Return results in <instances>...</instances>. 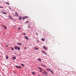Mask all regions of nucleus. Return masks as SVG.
Instances as JSON below:
<instances>
[{"mask_svg":"<svg viewBox=\"0 0 76 76\" xmlns=\"http://www.w3.org/2000/svg\"><path fill=\"white\" fill-rule=\"evenodd\" d=\"M14 48H15V50H18V51L20 50V47L17 46H15L14 47Z\"/></svg>","mask_w":76,"mask_h":76,"instance_id":"f257e3e1","label":"nucleus"},{"mask_svg":"<svg viewBox=\"0 0 76 76\" xmlns=\"http://www.w3.org/2000/svg\"><path fill=\"white\" fill-rule=\"evenodd\" d=\"M46 70H47V71H50V72H51V73H52V74H53V75H54V73H53V71H51V69H46Z\"/></svg>","mask_w":76,"mask_h":76,"instance_id":"f03ea898","label":"nucleus"},{"mask_svg":"<svg viewBox=\"0 0 76 76\" xmlns=\"http://www.w3.org/2000/svg\"><path fill=\"white\" fill-rule=\"evenodd\" d=\"M43 71L44 72H42V73H43V74H44L45 75H46V76H48V75L46 74H48V73L47 72H46V71H45V70H43Z\"/></svg>","mask_w":76,"mask_h":76,"instance_id":"7ed1b4c3","label":"nucleus"},{"mask_svg":"<svg viewBox=\"0 0 76 76\" xmlns=\"http://www.w3.org/2000/svg\"><path fill=\"white\" fill-rule=\"evenodd\" d=\"M27 18H28V17L26 16L24 17H23L22 19L23 20H24V19H27Z\"/></svg>","mask_w":76,"mask_h":76,"instance_id":"20e7f679","label":"nucleus"},{"mask_svg":"<svg viewBox=\"0 0 76 76\" xmlns=\"http://www.w3.org/2000/svg\"><path fill=\"white\" fill-rule=\"evenodd\" d=\"M42 52L44 54H45V55H47V54L45 53V52L44 50L42 51Z\"/></svg>","mask_w":76,"mask_h":76,"instance_id":"39448f33","label":"nucleus"},{"mask_svg":"<svg viewBox=\"0 0 76 76\" xmlns=\"http://www.w3.org/2000/svg\"><path fill=\"white\" fill-rule=\"evenodd\" d=\"M38 68L40 70V72H41V73H42V69H41V68L38 67Z\"/></svg>","mask_w":76,"mask_h":76,"instance_id":"423d86ee","label":"nucleus"},{"mask_svg":"<svg viewBox=\"0 0 76 76\" xmlns=\"http://www.w3.org/2000/svg\"><path fill=\"white\" fill-rule=\"evenodd\" d=\"M15 67H16V68H18V69H20L21 68V67L19 66H16Z\"/></svg>","mask_w":76,"mask_h":76,"instance_id":"0eeeda50","label":"nucleus"},{"mask_svg":"<svg viewBox=\"0 0 76 76\" xmlns=\"http://www.w3.org/2000/svg\"><path fill=\"white\" fill-rule=\"evenodd\" d=\"M16 58V57L15 56L14 57H13L12 58V60H15V59Z\"/></svg>","mask_w":76,"mask_h":76,"instance_id":"6e6552de","label":"nucleus"},{"mask_svg":"<svg viewBox=\"0 0 76 76\" xmlns=\"http://www.w3.org/2000/svg\"><path fill=\"white\" fill-rule=\"evenodd\" d=\"M8 17H9L10 19H11V20H12L13 19H12V17H11V16H10V15H9L8 16Z\"/></svg>","mask_w":76,"mask_h":76,"instance_id":"1a4fd4ad","label":"nucleus"},{"mask_svg":"<svg viewBox=\"0 0 76 76\" xmlns=\"http://www.w3.org/2000/svg\"><path fill=\"white\" fill-rule=\"evenodd\" d=\"M34 50H38L39 49L38 48H36V47H34Z\"/></svg>","mask_w":76,"mask_h":76,"instance_id":"9d476101","label":"nucleus"},{"mask_svg":"<svg viewBox=\"0 0 76 76\" xmlns=\"http://www.w3.org/2000/svg\"><path fill=\"white\" fill-rule=\"evenodd\" d=\"M25 38H26V39H29V38L26 36H25Z\"/></svg>","mask_w":76,"mask_h":76,"instance_id":"9b49d317","label":"nucleus"},{"mask_svg":"<svg viewBox=\"0 0 76 76\" xmlns=\"http://www.w3.org/2000/svg\"><path fill=\"white\" fill-rule=\"evenodd\" d=\"M43 48H44V49L45 50H47V48H46V47H45V46H44L43 47Z\"/></svg>","mask_w":76,"mask_h":76,"instance_id":"f8f14e48","label":"nucleus"},{"mask_svg":"<svg viewBox=\"0 0 76 76\" xmlns=\"http://www.w3.org/2000/svg\"><path fill=\"white\" fill-rule=\"evenodd\" d=\"M41 41H45V39L44 38H42L41 39Z\"/></svg>","mask_w":76,"mask_h":76,"instance_id":"ddd939ff","label":"nucleus"},{"mask_svg":"<svg viewBox=\"0 0 76 76\" xmlns=\"http://www.w3.org/2000/svg\"><path fill=\"white\" fill-rule=\"evenodd\" d=\"M37 60H38V61H41V58H38L37 59Z\"/></svg>","mask_w":76,"mask_h":76,"instance_id":"4468645a","label":"nucleus"},{"mask_svg":"<svg viewBox=\"0 0 76 76\" xmlns=\"http://www.w3.org/2000/svg\"><path fill=\"white\" fill-rule=\"evenodd\" d=\"M2 26L3 27H4V29H7V27H6L4 26Z\"/></svg>","mask_w":76,"mask_h":76,"instance_id":"2eb2a0df","label":"nucleus"},{"mask_svg":"<svg viewBox=\"0 0 76 76\" xmlns=\"http://www.w3.org/2000/svg\"><path fill=\"white\" fill-rule=\"evenodd\" d=\"M17 44L18 45H22L20 43H18Z\"/></svg>","mask_w":76,"mask_h":76,"instance_id":"dca6fc26","label":"nucleus"},{"mask_svg":"<svg viewBox=\"0 0 76 76\" xmlns=\"http://www.w3.org/2000/svg\"><path fill=\"white\" fill-rule=\"evenodd\" d=\"M2 13L4 14V15H6V12H2Z\"/></svg>","mask_w":76,"mask_h":76,"instance_id":"f3484780","label":"nucleus"},{"mask_svg":"<svg viewBox=\"0 0 76 76\" xmlns=\"http://www.w3.org/2000/svg\"><path fill=\"white\" fill-rule=\"evenodd\" d=\"M9 58V56H8V55L6 57V59H8Z\"/></svg>","mask_w":76,"mask_h":76,"instance_id":"a211bd4d","label":"nucleus"},{"mask_svg":"<svg viewBox=\"0 0 76 76\" xmlns=\"http://www.w3.org/2000/svg\"><path fill=\"white\" fill-rule=\"evenodd\" d=\"M22 19V17H20L19 18V19L20 20H21V19Z\"/></svg>","mask_w":76,"mask_h":76,"instance_id":"6ab92c4d","label":"nucleus"},{"mask_svg":"<svg viewBox=\"0 0 76 76\" xmlns=\"http://www.w3.org/2000/svg\"><path fill=\"white\" fill-rule=\"evenodd\" d=\"M32 73L33 75H35V72H32Z\"/></svg>","mask_w":76,"mask_h":76,"instance_id":"aec40b11","label":"nucleus"},{"mask_svg":"<svg viewBox=\"0 0 76 76\" xmlns=\"http://www.w3.org/2000/svg\"><path fill=\"white\" fill-rule=\"evenodd\" d=\"M21 66H23V67H24L25 66V65H24V64H21Z\"/></svg>","mask_w":76,"mask_h":76,"instance_id":"412c9836","label":"nucleus"},{"mask_svg":"<svg viewBox=\"0 0 76 76\" xmlns=\"http://www.w3.org/2000/svg\"><path fill=\"white\" fill-rule=\"evenodd\" d=\"M41 65H42V66H44L45 67H46V66H45V65H44L42 64H41Z\"/></svg>","mask_w":76,"mask_h":76,"instance_id":"4be33fe9","label":"nucleus"},{"mask_svg":"<svg viewBox=\"0 0 76 76\" xmlns=\"http://www.w3.org/2000/svg\"><path fill=\"white\" fill-rule=\"evenodd\" d=\"M15 15H17V16H18V13H17V12H15Z\"/></svg>","mask_w":76,"mask_h":76,"instance_id":"5701e85b","label":"nucleus"},{"mask_svg":"<svg viewBox=\"0 0 76 76\" xmlns=\"http://www.w3.org/2000/svg\"><path fill=\"white\" fill-rule=\"evenodd\" d=\"M20 29H21V28L20 27H19L18 28V30H20Z\"/></svg>","mask_w":76,"mask_h":76,"instance_id":"b1692460","label":"nucleus"},{"mask_svg":"<svg viewBox=\"0 0 76 76\" xmlns=\"http://www.w3.org/2000/svg\"><path fill=\"white\" fill-rule=\"evenodd\" d=\"M6 4H8V5H9V3L7 2H6Z\"/></svg>","mask_w":76,"mask_h":76,"instance_id":"393cba45","label":"nucleus"},{"mask_svg":"<svg viewBox=\"0 0 76 76\" xmlns=\"http://www.w3.org/2000/svg\"><path fill=\"white\" fill-rule=\"evenodd\" d=\"M28 22H29V21H26L25 22V23H28Z\"/></svg>","mask_w":76,"mask_h":76,"instance_id":"a878e982","label":"nucleus"},{"mask_svg":"<svg viewBox=\"0 0 76 76\" xmlns=\"http://www.w3.org/2000/svg\"><path fill=\"white\" fill-rule=\"evenodd\" d=\"M11 48L12 50H14V49L13 48Z\"/></svg>","mask_w":76,"mask_h":76,"instance_id":"bb28decb","label":"nucleus"},{"mask_svg":"<svg viewBox=\"0 0 76 76\" xmlns=\"http://www.w3.org/2000/svg\"><path fill=\"white\" fill-rule=\"evenodd\" d=\"M0 8H1L2 9H3V7H0Z\"/></svg>","mask_w":76,"mask_h":76,"instance_id":"cd10ccee","label":"nucleus"},{"mask_svg":"<svg viewBox=\"0 0 76 76\" xmlns=\"http://www.w3.org/2000/svg\"><path fill=\"white\" fill-rule=\"evenodd\" d=\"M23 34L24 35H26V34L25 33H23Z\"/></svg>","mask_w":76,"mask_h":76,"instance_id":"c85d7f7f","label":"nucleus"},{"mask_svg":"<svg viewBox=\"0 0 76 76\" xmlns=\"http://www.w3.org/2000/svg\"><path fill=\"white\" fill-rule=\"evenodd\" d=\"M9 8L10 9V10H11V8L10 7H9Z\"/></svg>","mask_w":76,"mask_h":76,"instance_id":"c756f323","label":"nucleus"},{"mask_svg":"<svg viewBox=\"0 0 76 76\" xmlns=\"http://www.w3.org/2000/svg\"><path fill=\"white\" fill-rule=\"evenodd\" d=\"M18 56H19V57H20V54H19Z\"/></svg>","mask_w":76,"mask_h":76,"instance_id":"7c9ffc66","label":"nucleus"},{"mask_svg":"<svg viewBox=\"0 0 76 76\" xmlns=\"http://www.w3.org/2000/svg\"><path fill=\"white\" fill-rule=\"evenodd\" d=\"M36 34L37 35H38V33H36Z\"/></svg>","mask_w":76,"mask_h":76,"instance_id":"2f4dec72","label":"nucleus"},{"mask_svg":"<svg viewBox=\"0 0 76 76\" xmlns=\"http://www.w3.org/2000/svg\"><path fill=\"white\" fill-rule=\"evenodd\" d=\"M24 49H26V47L24 48Z\"/></svg>","mask_w":76,"mask_h":76,"instance_id":"473e14b6","label":"nucleus"},{"mask_svg":"<svg viewBox=\"0 0 76 76\" xmlns=\"http://www.w3.org/2000/svg\"><path fill=\"white\" fill-rule=\"evenodd\" d=\"M6 47H8V45H6Z\"/></svg>","mask_w":76,"mask_h":76,"instance_id":"72a5a7b5","label":"nucleus"},{"mask_svg":"<svg viewBox=\"0 0 76 76\" xmlns=\"http://www.w3.org/2000/svg\"><path fill=\"white\" fill-rule=\"evenodd\" d=\"M28 26V27H29V28H31V27H30L29 26Z\"/></svg>","mask_w":76,"mask_h":76,"instance_id":"f704fd0d","label":"nucleus"},{"mask_svg":"<svg viewBox=\"0 0 76 76\" xmlns=\"http://www.w3.org/2000/svg\"><path fill=\"white\" fill-rule=\"evenodd\" d=\"M37 41L38 42H39V40H37Z\"/></svg>","mask_w":76,"mask_h":76,"instance_id":"c9c22d12","label":"nucleus"},{"mask_svg":"<svg viewBox=\"0 0 76 76\" xmlns=\"http://www.w3.org/2000/svg\"><path fill=\"white\" fill-rule=\"evenodd\" d=\"M14 16H15L16 15H14Z\"/></svg>","mask_w":76,"mask_h":76,"instance_id":"e433bc0d","label":"nucleus"},{"mask_svg":"<svg viewBox=\"0 0 76 76\" xmlns=\"http://www.w3.org/2000/svg\"><path fill=\"white\" fill-rule=\"evenodd\" d=\"M15 74H16V72H15Z\"/></svg>","mask_w":76,"mask_h":76,"instance_id":"4c0bfd02","label":"nucleus"},{"mask_svg":"<svg viewBox=\"0 0 76 76\" xmlns=\"http://www.w3.org/2000/svg\"><path fill=\"white\" fill-rule=\"evenodd\" d=\"M38 76H40L39 75H38Z\"/></svg>","mask_w":76,"mask_h":76,"instance_id":"58836bf2","label":"nucleus"}]
</instances>
